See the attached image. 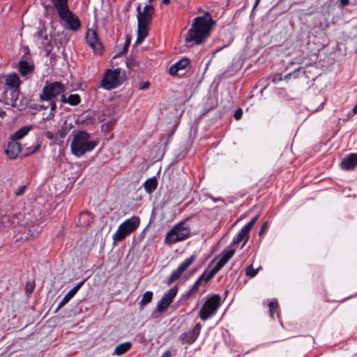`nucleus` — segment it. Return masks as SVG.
<instances>
[{
  "label": "nucleus",
  "mask_w": 357,
  "mask_h": 357,
  "mask_svg": "<svg viewBox=\"0 0 357 357\" xmlns=\"http://www.w3.org/2000/svg\"><path fill=\"white\" fill-rule=\"evenodd\" d=\"M214 24V21L208 13L196 17L185 38L187 46L192 47L203 43L210 35Z\"/></svg>",
  "instance_id": "1"
},
{
  "label": "nucleus",
  "mask_w": 357,
  "mask_h": 357,
  "mask_svg": "<svg viewBox=\"0 0 357 357\" xmlns=\"http://www.w3.org/2000/svg\"><path fill=\"white\" fill-rule=\"evenodd\" d=\"M153 0H135L137 10V38L136 44H140L148 36L149 26L154 13V8L151 5Z\"/></svg>",
  "instance_id": "2"
},
{
  "label": "nucleus",
  "mask_w": 357,
  "mask_h": 357,
  "mask_svg": "<svg viewBox=\"0 0 357 357\" xmlns=\"http://www.w3.org/2000/svg\"><path fill=\"white\" fill-rule=\"evenodd\" d=\"M234 250H229L222 252L220 255L216 257L213 262L215 263V266L211 269V271L205 275L203 274L198 280L194 284L192 288L185 295V298L188 299L195 294L199 289L201 280L204 279L206 282L211 280L222 267L228 261V260L233 256Z\"/></svg>",
  "instance_id": "3"
},
{
  "label": "nucleus",
  "mask_w": 357,
  "mask_h": 357,
  "mask_svg": "<svg viewBox=\"0 0 357 357\" xmlns=\"http://www.w3.org/2000/svg\"><path fill=\"white\" fill-rule=\"evenodd\" d=\"M61 19L64 21L68 27L77 31L80 27L78 17L74 15L68 8V0H52Z\"/></svg>",
  "instance_id": "4"
},
{
  "label": "nucleus",
  "mask_w": 357,
  "mask_h": 357,
  "mask_svg": "<svg viewBox=\"0 0 357 357\" xmlns=\"http://www.w3.org/2000/svg\"><path fill=\"white\" fill-rule=\"evenodd\" d=\"M96 143L90 140V135L85 131H80L75 136L71 143L72 153L81 156L94 149Z\"/></svg>",
  "instance_id": "5"
},
{
  "label": "nucleus",
  "mask_w": 357,
  "mask_h": 357,
  "mask_svg": "<svg viewBox=\"0 0 357 357\" xmlns=\"http://www.w3.org/2000/svg\"><path fill=\"white\" fill-rule=\"evenodd\" d=\"M139 223L140 219L137 216H132L122 222L119 225L117 231L113 236L114 241H121L124 239L127 236L137 229Z\"/></svg>",
  "instance_id": "6"
},
{
  "label": "nucleus",
  "mask_w": 357,
  "mask_h": 357,
  "mask_svg": "<svg viewBox=\"0 0 357 357\" xmlns=\"http://www.w3.org/2000/svg\"><path fill=\"white\" fill-rule=\"evenodd\" d=\"M123 79V77L121 75V68L115 70L108 69L103 75L100 86L107 90H111L119 86Z\"/></svg>",
  "instance_id": "7"
},
{
  "label": "nucleus",
  "mask_w": 357,
  "mask_h": 357,
  "mask_svg": "<svg viewBox=\"0 0 357 357\" xmlns=\"http://www.w3.org/2000/svg\"><path fill=\"white\" fill-rule=\"evenodd\" d=\"M190 234V228L184 226L183 223H179L167 233L165 241L168 244H174L186 239Z\"/></svg>",
  "instance_id": "8"
},
{
  "label": "nucleus",
  "mask_w": 357,
  "mask_h": 357,
  "mask_svg": "<svg viewBox=\"0 0 357 357\" xmlns=\"http://www.w3.org/2000/svg\"><path fill=\"white\" fill-rule=\"evenodd\" d=\"M64 91L63 85L58 82L50 84L44 87L43 93L40 95L42 100H51V110H54L56 104L52 100L54 98L60 95Z\"/></svg>",
  "instance_id": "9"
},
{
  "label": "nucleus",
  "mask_w": 357,
  "mask_h": 357,
  "mask_svg": "<svg viewBox=\"0 0 357 357\" xmlns=\"http://www.w3.org/2000/svg\"><path fill=\"white\" fill-rule=\"evenodd\" d=\"M220 304V297L213 295L208 298L202 305L199 312V317L202 320H206L211 316L218 308Z\"/></svg>",
  "instance_id": "10"
},
{
  "label": "nucleus",
  "mask_w": 357,
  "mask_h": 357,
  "mask_svg": "<svg viewBox=\"0 0 357 357\" xmlns=\"http://www.w3.org/2000/svg\"><path fill=\"white\" fill-rule=\"evenodd\" d=\"M87 43L93 49L94 54L101 55L103 53V46L99 41L97 33L94 30L89 29L86 34Z\"/></svg>",
  "instance_id": "11"
},
{
  "label": "nucleus",
  "mask_w": 357,
  "mask_h": 357,
  "mask_svg": "<svg viewBox=\"0 0 357 357\" xmlns=\"http://www.w3.org/2000/svg\"><path fill=\"white\" fill-rule=\"evenodd\" d=\"M177 293L176 287L170 289L169 291L164 296L157 306L158 312H163L169 307Z\"/></svg>",
  "instance_id": "12"
},
{
  "label": "nucleus",
  "mask_w": 357,
  "mask_h": 357,
  "mask_svg": "<svg viewBox=\"0 0 357 357\" xmlns=\"http://www.w3.org/2000/svg\"><path fill=\"white\" fill-rule=\"evenodd\" d=\"M341 167L344 170H354L357 167V153H350L341 162Z\"/></svg>",
  "instance_id": "13"
},
{
  "label": "nucleus",
  "mask_w": 357,
  "mask_h": 357,
  "mask_svg": "<svg viewBox=\"0 0 357 357\" xmlns=\"http://www.w3.org/2000/svg\"><path fill=\"white\" fill-rule=\"evenodd\" d=\"M20 144L15 140H10L7 145L5 152L10 159L15 158L20 153Z\"/></svg>",
  "instance_id": "14"
},
{
  "label": "nucleus",
  "mask_w": 357,
  "mask_h": 357,
  "mask_svg": "<svg viewBox=\"0 0 357 357\" xmlns=\"http://www.w3.org/2000/svg\"><path fill=\"white\" fill-rule=\"evenodd\" d=\"M200 328L201 325L199 324H197L192 331L181 335L180 339L182 341V342L184 344L192 343L199 335Z\"/></svg>",
  "instance_id": "15"
},
{
  "label": "nucleus",
  "mask_w": 357,
  "mask_h": 357,
  "mask_svg": "<svg viewBox=\"0 0 357 357\" xmlns=\"http://www.w3.org/2000/svg\"><path fill=\"white\" fill-rule=\"evenodd\" d=\"M190 64V60L187 58H184L178 61L176 63L172 65L169 70V73L172 75L177 74L178 70H183Z\"/></svg>",
  "instance_id": "16"
},
{
  "label": "nucleus",
  "mask_w": 357,
  "mask_h": 357,
  "mask_svg": "<svg viewBox=\"0 0 357 357\" xmlns=\"http://www.w3.org/2000/svg\"><path fill=\"white\" fill-rule=\"evenodd\" d=\"M83 283L84 281L80 282L66 294L63 300L59 304L58 310L64 306L75 295L79 289L82 286Z\"/></svg>",
  "instance_id": "17"
},
{
  "label": "nucleus",
  "mask_w": 357,
  "mask_h": 357,
  "mask_svg": "<svg viewBox=\"0 0 357 357\" xmlns=\"http://www.w3.org/2000/svg\"><path fill=\"white\" fill-rule=\"evenodd\" d=\"M20 81L19 77L15 74H9L6 77V84L11 88L19 87Z\"/></svg>",
  "instance_id": "18"
},
{
  "label": "nucleus",
  "mask_w": 357,
  "mask_h": 357,
  "mask_svg": "<svg viewBox=\"0 0 357 357\" xmlns=\"http://www.w3.org/2000/svg\"><path fill=\"white\" fill-rule=\"evenodd\" d=\"M92 220V216L89 212H82L79 214L78 225L81 227H87Z\"/></svg>",
  "instance_id": "19"
},
{
  "label": "nucleus",
  "mask_w": 357,
  "mask_h": 357,
  "mask_svg": "<svg viewBox=\"0 0 357 357\" xmlns=\"http://www.w3.org/2000/svg\"><path fill=\"white\" fill-rule=\"evenodd\" d=\"M19 70L22 76H25L26 74L33 70V66L29 65L25 61H20L19 63Z\"/></svg>",
  "instance_id": "20"
},
{
  "label": "nucleus",
  "mask_w": 357,
  "mask_h": 357,
  "mask_svg": "<svg viewBox=\"0 0 357 357\" xmlns=\"http://www.w3.org/2000/svg\"><path fill=\"white\" fill-rule=\"evenodd\" d=\"M31 126H24L21 128L15 134L11 137V140L17 141L18 139H22L24 136H25L31 130Z\"/></svg>",
  "instance_id": "21"
},
{
  "label": "nucleus",
  "mask_w": 357,
  "mask_h": 357,
  "mask_svg": "<svg viewBox=\"0 0 357 357\" xmlns=\"http://www.w3.org/2000/svg\"><path fill=\"white\" fill-rule=\"evenodd\" d=\"M131 344L130 342H125L118 345L114 350V354L116 355H121L130 349Z\"/></svg>",
  "instance_id": "22"
},
{
  "label": "nucleus",
  "mask_w": 357,
  "mask_h": 357,
  "mask_svg": "<svg viewBox=\"0 0 357 357\" xmlns=\"http://www.w3.org/2000/svg\"><path fill=\"white\" fill-rule=\"evenodd\" d=\"M146 190L151 193L157 187V181L155 178H152L146 181L144 184Z\"/></svg>",
  "instance_id": "23"
},
{
  "label": "nucleus",
  "mask_w": 357,
  "mask_h": 357,
  "mask_svg": "<svg viewBox=\"0 0 357 357\" xmlns=\"http://www.w3.org/2000/svg\"><path fill=\"white\" fill-rule=\"evenodd\" d=\"M195 260V257L192 256L190 258L181 264L176 270L182 275V273L187 270V268L194 262Z\"/></svg>",
  "instance_id": "24"
},
{
  "label": "nucleus",
  "mask_w": 357,
  "mask_h": 357,
  "mask_svg": "<svg viewBox=\"0 0 357 357\" xmlns=\"http://www.w3.org/2000/svg\"><path fill=\"white\" fill-rule=\"evenodd\" d=\"M195 260V257L192 256L190 258L181 264L176 270L182 275V273L187 270V268L194 262Z\"/></svg>",
  "instance_id": "25"
},
{
  "label": "nucleus",
  "mask_w": 357,
  "mask_h": 357,
  "mask_svg": "<svg viewBox=\"0 0 357 357\" xmlns=\"http://www.w3.org/2000/svg\"><path fill=\"white\" fill-rule=\"evenodd\" d=\"M61 98L63 102H68L72 105H76L80 102V98L77 94H71L68 96V99L64 96H62Z\"/></svg>",
  "instance_id": "26"
},
{
  "label": "nucleus",
  "mask_w": 357,
  "mask_h": 357,
  "mask_svg": "<svg viewBox=\"0 0 357 357\" xmlns=\"http://www.w3.org/2000/svg\"><path fill=\"white\" fill-rule=\"evenodd\" d=\"M153 298V293L151 291H146L143 296L142 298L139 303V305L142 307L146 305L148 303H149Z\"/></svg>",
  "instance_id": "27"
},
{
  "label": "nucleus",
  "mask_w": 357,
  "mask_h": 357,
  "mask_svg": "<svg viewBox=\"0 0 357 357\" xmlns=\"http://www.w3.org/2000/svg\"><path fill=\"white\" fill-rule=\"evenodd\" d=\"M261 269V266H258L256 268H254L253 263L247 266V276L250 278L255 277L259 272V271Z\"/></svg>",
  "instance_id": "28"
},
{
  "label": "nucleus",
  "mask_w": 357,
  "mask_h": 357,
  "mask_svg": "<svg viewBox=\"0 0 357 357\" xmlns=\"http://www.w3.org/2000/svg\"><path fill=\"white\" fill-rule=\"evenodd\" d=\"M259 217V213L255 215L248 223H247V241H248V235L250 230L252 229L256 221Z\"/></svg>",
  "instance_id": "29"
},
{
  "label": "nucleus",
  "mask_w": 357,
  "mask_h": 357,
  "mask_svg": "<svg viewBox=\"0 0 357 357\" xmlns=\"http://www.w3.org/2000/svg\"><path fill=\"white\" fill-rule=\"evenodd\" d=\"M270 314L272 317H273L274 312L278 308V303L277 301H272L268 304Z\"/></svg>",
  "instance_id": "30"
},
{
  "label": "nucleus",
  "mask_w": 357,
  "mask_h": 357,
  "mask_svg": "<svg viewBox=\"0 0 357 357\" xmlns=\"http://www.w3.org/2000/svg\"><path fill=\"white\" fill-rule=\"evenodd\" d=\"M301 69H303V67H298L296 70H294L293 72L289 73V74L286 75L284 77V80H287L289 79H291V77H293L294 79L297 78L298 77V72L301 70Z\"/></svg>",
  "instance_id": "31"
},
{
  "label": "nucleus",
  "mask_w": 357,
  "mask_h": 357,
  "mask_svg": "<svg viewBox=\"0 0 357 357\" xmlns=\"http://www.w3.org/2000/svg\"><path fill=\"white\" fill-rule=\"evenodd\" d=\"M245 237V227H243L239 232L237 238L234 240L233 243L236 244Z\"/></svg>",
  "instance_id": "32"
},
{
  "label": "nucleus",
  "mask_w": 357,
  "mask_h": 357,
  "mask_svg": "<svg viewBox=\"0 0 357 357\" xmlns=\"http://www.w3.org/2000/svg\"><path fill=\"white\" fill-rule=\"evenodd\" d=\"M181 275V274L180 273H178L177 270H176L169 276V280H168V282H167L168 284H170L172 282H173L174 281H175L177 279H178Z\"/></svg>",
  "instance_id": "33"
},
{
  "label": "nucleus",
  "mask_w": 357,
  "mask_h": 357,
  "mask_svg": "<svg viewBox=\"0 0 357 357\" xmlns=\"http://www.w3.org/2000/svg\"><path fill=\"white\" fill-rule=\"evenodd\" d=\"M25 189H26V185H21V186L18 187L15 192V195H17V196L22 195L25 191Z\"/></svg>",
  "instance_id": "34"
},
{
  "label": "nucleus",
  "mask_w": 357,
  "mask_h": 357,
  "mask_svg": "<svg viewBox=\"0 0 357 357\" xmlns=\"http://www.w3.org/2000/svg\"><path fill=\"white\" fill-rule=\"evenodd\" d=\"M130 40H131L130 37L128 36L126 38V43L124 44V47H123V52L121 54H125L127 52L128 48L130 44Z\"/></svg>",
  "instance_id": "35"
},
{
  "label": "nucleus",
  "mask_w": 357,
  "mask_h": 357,
  "mask_svg": "<svg viewBox=\"0 0 357 357\" xmlns=\"http://www.w3.org/2000/svg\"><path fill=\"white\" fill-rule=\"evenodd\" d=\"M243 114V110L241 109H238L237 110H236V112L234 113V118L236 120H238L242 117Z\"/></svg>",
  "instance_id": "36"
},
{
  "label": "nucleus",
  "mask_w": 357,
  "mask_h": 357,
  "mask_svg": "<svg viewBox=\"0 0 357 357\" xmlns=\"http://www.w3.org/2000/svg\"><path fill=\"white\" fill-rule=\"evenodd\" d=\"M149 86H150L149 82L146 81V82L140 83L139 88L140 90H144V89H146L147 88H149Z\"/></svg>",
  "instance_id": "37"
},
{
  "label": "nucleus",
  "mask_w": 357,
  "mask_h": 357,
  "mask_svg": "<svg viewBox=\"0 0 357 357\" xmlns=\"http://www.w3.org/2000/svg\"><path fill=\"white\" fill-rule=\"evenodd\" d=\"M267 225H268V222H264L261 226V228H260V230L259 231V236H261L264 231L266 230V227H267Z\"/></svg>",
  "instance_id": "38"
},
{
  "label": "nucleus",
  "mask_w": 357,
  "mask_h": 357,
  "mask_svg": "<svg viewBox=\"0 0 357 357\" xmlns=\"http://www.w3.org/2000/svg\"><path fill=\"white\" fill-rule=\"evenodd\" d=\"M34 285L33 283L29 282L26 284V291L29 294H31L33 289Z\"/></svg>",
  "instance_id": "39"
},
{
  "label": "nucleus",
  "mask_w": 357,
  "mask_h": 357,
  "mask_svg": "<svg viewBox=\"0 0 357 357\" xmlns=\"http://www.w3.org/2000/svg\"><path fill=\"white\" fill-rule=\"evenodd\" d=\"M113 123L112 122H107L102 125V129H105V130H109L112 128Z\"/></svg>",
  "instance_id": "40"
},
{
  "label": "nucleus",
  "mask_w": 357,
  "mask_h": 357,
  "mask_svg": "<svg viewBox=\"0 0 357 357\" xmlns=\"http://www.w3.org/2000/svg\"><path fill=\"white\" fill-rule=\"evenodd\" d=\"M357 114V104L353 107V109L349 112V116H353Z\"/></svg>",
  "instance_id": "41"
},
{
  "label": "nucleus",
  "mask_w": 357,
  "mask_h": 357,
  "mask_svg": "<svg viewBox=\"0 0 357 357\" xmlns=\"http://www.w3.org/2000/svg\"><path fill=\"white\" fill-rule=\"evenodd\" d=\"M357 114V104L353 107V109L349 112V116H353Z\"/></svg>",
  "instance_id": "42"
},
{
  "label": "nucleus",
  "mask_w": 357,
  "mask_h": 357,
  "mask_svg": "<svg viewBox=\"0 0 357 357\" xmlns=\"http://www.w3.org/2000/svg\"><path fill=\"white\" fill-rule=\"evenodd\" d=\"M45 135L46 136L47 138H48L50 139H52L54 138V134L50 131H47L45 133Z\"/></svg>",
  "instance_id": "43"
},
{
  "label": "nucleus",
  "mask_w": 357,
  "mask_h": 357,
  "mask_svg": "<svg viewBox=\"0 0 357 357\" xmlns=\"http://www.w3.org/2000/svg\"><path fill=\"white\" fill-rule=\"evenodd\" d=\"M349 3V0H340V4L342 6L344 7L347 6Z\"/></svg>",
  "instance_id": "44"
},
{
  "label": "nucleus",
  "mask_w": 357,
  "mask_h": 357,
  "mask_svg": "<svg viewBox=\"0 0 357 357\" xmlns=\"http://www.w3.org/2000/svg\"><path fill=\"white\" fill-rule=\"evenodd\" d=\"M52 117H53V114L52 113H50L47 117H43V120L46 121L48 119H51Z\"/></svg>",
  "instance_id": "45"
},
{
  "label": "nucleus",
  "mask_w": 357,
  "mask_h": 357,
  "mask_svg": "<svg viewBox=\"0 0 357 357\" xmlns=\"http://www.w3.org/2000/svg\"><path fill=\"white\" fill-rule=\"evenodd\" d=\"M171 354L169 351H166L161 357H170Z\"/></svg>",
  "instance_id": "46"
},
{
  "label": "nucleus",
  "mask_w": 357,
  "mask_h": 357,
  "mask_svg": "<svg viewBox=\"0 0 357 357\" xmlns=\"http://www.w3.org/2000/svg\"><path fill=\"white\" fill-rule=\"evenodd\" d=\"M170 1V0H162V2L165 4H169Z\"/></svg>",
  "instance_id": "47"
},
{
  "label": "nucleus",
  "mask_w": 357,
  "mask_h": 357,
  "mask_svg": "<svg viewBox=\"0 0 357 357\" xmlns=\"http://www.w3.org/2000/svg\"><path fill=\"white\" fill-rule=\"evenodd\" d=\"M260 1L261 0H256L255 6H254V8H255L258 6V4L260 2Z\"/></svg>",
  "instance_id": "48"
},
{
  "label": "nucleus",
  "mask_w": 357,
  "mask_h": 357,
  "mask_svg": "<svg viewBox=\"0 0 357 357\" xmlns=\"http://www.w3.org/2000/svg\"><path fill=\"white\" fill-rule=\"evenodd\" d=\"M39 147H40V145H38V146L36 147V149H35L34 151H37V150L39 149Z\"/></svg>",
  "instance_id": "49"
},
{
  "label": "nucleus",
  "mask_w": 357,
  "mask_h": 357,
  "mask_svg": "<svg viewBox=\"0 0 357 357\" xmlns=\"http://www.w3.org/2000/svg\"><path fill=\"white\" fill-rule=\"evenodd\" d=\"M44 39L47 40V36H45V37H44Z\"/></svg>",
  "instance_id": "50"
},
{
  "label": "nucleus",
  "mask_w": 357,
  "mask_h": 357,
  "mask_svg": "<svg viewBox=\"0 0 357 357\" xmlns=\"http://www.w3.org/2000/svg\"><path fill=\"white\" fill-rule=\"evenodd\" d=\"M61 137H64V134H61Z\"/></svg>",
  "instance_id": "51"
}]
</instances>
